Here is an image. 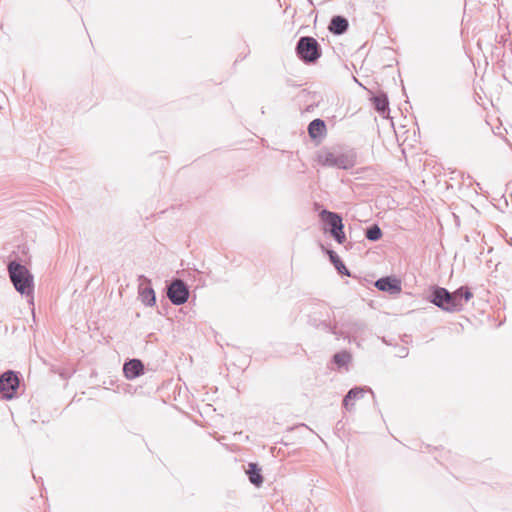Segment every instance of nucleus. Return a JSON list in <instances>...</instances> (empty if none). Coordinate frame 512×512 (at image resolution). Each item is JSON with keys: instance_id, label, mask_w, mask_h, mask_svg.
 <instances>
[{"instance_id": "obj_15", "label": "nucleus", "mask_w": 512, "mask_h": 512, "mask_svg": "<svg viewBox=\"0 0 512 512\" xmlns=\"http://www.w3.org/2000/svg\"><path fill=\"white\" fill-rule=\"evenodd\" d=\"M249 481L256 487H260L263 484V476L261 474V468L257 463H249L248 469L246 470Z\"/></svg>"}, {"instance_id": "obj_4", "label": "nucleus", "mask_w": 512, "mask_h": 512, "mask_svg": "<svg viewBox=\"0 0 512 512\" xmlns=\"http://www.w3.org/2000/svg\"><path fill=\"white\" fill-rule=\"evenodd\" d=\"M295 52L297 57L304 63H315L322 55L319 43L311 36L300 37L296 44Z\"/></svg>"}, {"instance_id": "obj_2", "label": "nucleus", "mask_w": 512, "mask_h": 512, "mask_svg": "<svg viewBox=\"0 0 512 512\" xmlns=\"http://www.w3.org/2000/svg\"><path fill=\"white\" fill-rule=\"evenodd\" d=\"M331 315V309L327 304L317 303L308 314V324L315 329L334 335L336 339H340L342 333L338 331L337 323H332Z\"/></svg>"}, {"instance_id": "obj_18", "label": "nucleus", "mask_w": 512, "mask_h": 512, "mask_svg": "<svg viewBox=\"0 0 512 512\" xmlns=\"http://www.w3.org/2000/svg\"><path fill=\"white\" fill-rule=\"evenodd\" d=\"M372 101L375 109L382 115L385 116L389 113V101L385 93H379L372 97Z\"/></svg>"}, {"instance_id": "obj_22", "label": "nucleus", "mask_w": 512, "mask_h": 512, "mask_svg": "<svg viewBox=\"0 0 512 512\" xmlns=\"http://www.w3.org/2000/svg\"><path fill=\"white\" fill-rule=\"evenodd\" d=\"M462 295H463V303L468 302L473 297L472 292L466 286H464V291H463Z\"/></svg>"}, {"instance_id": "obj_6", "label": "nucleus", "mask_w": 512, "mask_h": 512, "mask_svg": "<svg viewBox=\"0 0 512 512\" xmlns=\"http://www.w3.org/2000/svg\"><path fill=\"white\" fill-rule=\"evenodd\" d=\"M342 335L340 338L347 339L349 342H354L358 346L360 342L364 341L368 334L366 323L362 321L351 320L342 324V329H338Z\"/></svg>"}, {"instance_id": "obj_20", "label": "nucleus", "mask_w": 512, "mask_h": 512, "mask_svg": "<svg viewBox=\"0 0 512 512\" xmlns=\"http://www.w3.org/2000/svg\"><path fill=\"white\" fill-rule=\"evenodd\" d=\"M365 237L370 241H378L382 237V231L377 224H374L366 229Z\"/></svg>"}, {"instance_id": "obj_10", "label": "nucleus", "mask_w": 512, "mask_h": 512, "mask_svg": "<svg viewBox=\"0 0 512 512\" xmlns=\"http://www.w3.org/2000/svg\"><path fill=\"white\" fill-rule=\"evenodd\" d=\"M141 283L139 284V299L148 307H153L156 304L155 291L151 286V280L141 275L139 277Z\"/></svg>"}, {"instance_id": "obj_1", "label": "nucleus", "mask_w": 512, "mask_h": 512, "mask_svg": "<svg viewBox=\"0 0 512 512\" xmlns=\"http://www.w3.org/2000/svg\"><path fill=\"white\" fill-rule=\"evenodd\" d=\"M317 160L322 166L349 170L356 164V153L353 150L338 148L322 149L318 153Z\"/></svg>"}, {"instance_id": "obj_23", "label": "nucleus", "mask_w": 512, "mask_h": 512, "mask_svg": "<svg viewBox=\"0 0 512 512\" xmlns=\"http://www.w3.org/2000/svg\"><path fill=\"white\" fill-rule=\"evenodd\" d=\"M407 355H408V350H407V348L402 347V348L399 350L398 356H399V357H406Z\"/></svg>"}, {"instance_id": "obj_9", "label": "nucleus", "mask_w": 512, "mask_h": 512, "mask_svg": "<svg viewBox=\"0 0 512 512\" xmlns=\"http://www.w3.org/2000/svg\"><path fill=\"white\" fill-rule=\"evenodd\" d=\"M19 388V378L16 372L8 370L0 376V398L11 400Z\"/></svg>"}, {"instance_id": "obj_19", "label": "nucleus", "mask_w": 512, "mask_h": 512, "mask_svg": "<svg viewBox=\"0 0 512 512\" xmlns=\"http://www.w3.org/2000/svg\"><path fill=\"white\" fill-rule=\"evenodd\" d=\"M327 254L329 256L330 261L333 263L335 269L338 271L339 274L350 276V272L343 263V261L340 259V257L337 255L336 252L333 250H327Z\"/></svg>"}, {"instance_id": "obj_13", "label": "nucleus", "mask_w": 512, "mask_h": 512, "mask_svg": "<svg viewBox=\"0 0 512 512\" xmlns=\"http://www.w3.org/2000/svg\"><path fill=\"white\" fill-rule=\"evenodd\" d=\"M123 372L127 379L133 380L144 374V364L139 359H130L124 363Z\"/></svg>"}, {"instance_id": "obj_5", "label": "nucleus", "mask_w": 512, "mask_h": 512, "mask_svg": "<svg viewBox=\"0 0 512 512\" xmlns=\"http://www.w3.org/2000/svg\"><path fill=\"white\" fill-rule=\"evenodd\" d=\"M428 300L445 312L453 313L460 311L459 303H457L453 294L446 288L433 286Z\"/></svg>"}, {"instance_id": "obj_17", "label": "nucleus", "mask_w": 512, "mask_h": 512, "mask_svg": "<svg viewBox=\"0 0 512 512\" xmlns=\"http://www.w3.org/2000/svg\"><path fill=\"white\" fill-rule=\"evenodd\" d=\"M326 132V125L322 119H314L308 125V134L312 139L323 136Z\"/></svg>"}, {"instance_id": "obj_12", "label": "nucleus", "mask_w": 512, "mask_h": 512, "mask_svg": "<svg viewBox=\"0 0 512 512\" xmlns=\"http://www.w3.org/2000/svg\"><path fill=\"white\" fill-rule=\"evenodd\" d=\"M367 391L372 393L370 388L365 387H354L350 389L344 396L342 402L343 408L346 411L351 412L354 409L355 401L362 399Z\"/></svg>"}, {"instance_id": "obj_21", "label": "nucleus", "mask_w": 512, "mask_h": 512, "mask_svg": "<svg viewBox=\"0 0 512 512\" xmlns=\"http://www.w3.org/2000/svg\"><path fill=\"white\" fill-rule=\"evenodd\" d=\"M463 291H464V286L458 288L457 290H455L452 294H453V297H455V299L457 300V303H459L460 305V311L463 309Z\"/></svg>"}, {"instance_id": "obj_3", "label": "nucleus", "mask_w": 512, "mask_h": 512, "mask_svg": "<svg viewBox=\"0 0 512 512\" xmlns=\"http://www.w3.org/2000/svg\"><path fill=\"white\" fill-rule=\"evenodd\" d=\"M7 269L15 290L21 295L30 296L34 290V277L27 267L17 261H11Z\"/></svg>"}, {"instance_id": "obj_7", "label": "nucleus", "mask_w": 512, "mask_h": 512, "mask_svg": "<svg viewBox=\"0 0 512 512\" xmlns=\"http://www.w3.org/2000/svg\"><path fill=\"white\" fill-rule=\"evenodd\" d=\"M321 217L323 221L329 226V233L334 238V240L339 244H343L346 240V236L344 233L342 217L338 213L328 210H323L321 212Z\"/></svg>"}, {"instance_id": "obj_11", "label": "nucleus", "mask_w": 512, "mask_h": 512, "mask_svg": "<svg viewBox=\"0 0 512 512\" xmlns=\"http://www.w3.org/2000/svg\"><path fill=\"white\" fill-rule=\"evenodd\" d=\"M375 287L383 292H388L395 295L401 292V281L395 277L386 276L382 277L375 282Z\"/></svg>"}, {"instance_id": "obj_8", "label": "nucleus", "mask_w": 512, "mask_h": 512, "mask_svg": "<svg viewBox=\"0 0 512 512\" xmlns=\"http://www.w3.org/2000/svg\"><path fill=\"white\" fill-rule=\"evenodd\" d=\"M189 295V287L181 279H174L167 286V297L173 305L179 306L186 303Z\"/></svg>"}, {"instance_id": "obj_14", "label": "nucleus", "mask_w": 512, "mask_h": 512, "mask_svg": "<svg viewBox=\"0 0 512 512\" xmlns=\"http://www.w3.org/2000/svg\"><path fill=\"white\" fill-rule=\"evenodd\" d=\"M348 27V20L343 16L337 15L332 17L328 28L332 34L342 35L347 31Z\"/></svg>"}, {"instance_id": "obj_16", "label": "nucleus", "mask_w": 512, "mask_h": 512, "mask_svg": "<svg viewBox=\"0 0 512 512\" xmlns=\"http://www.w3.org/2000/svg\"><path fill=\"white\" fill-rule=\"evenodd\" d=\"M352 361V355L347 350H342L334 354L332 362L337 366L339 370L345 369L348 371V365Z\"/></svg>"}]
</instances>
